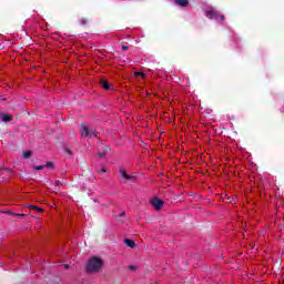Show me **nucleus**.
<instances>
[{
    "label": "nucleus",
    "mask_w": 284,
    "mask_h": 284,
    "mask_svg": "<svg viewBox=\"0 0 284 284\" xmlns=\"http://www.w3.org/2000/svg\"><path fill=\"white\" fill-rule=\"evenodd\" d=\"M104 262L99 256L91 257L85 264L87 274H99L103 270Z\"/></svg>",
    "instance_id": "obj_1"
},
{
    "label": "nucleus",
    "mask_w": 284,
    "mask_h": 284,
    "mask_svg": "<svg viewBox=\"0 0 284 284\" xmlns=\"http://www.w3.org/2000/svg\"><path fill=\"white\" fill-rule=\"evenodd\" d=\"M80 134L83 139H88L90 136V126L85 124H80Z\"/></svg>",
    "instance_id": "obj_2"
},
{
    "label": "nucleus",
    "mask_w": 284,
    "mask_h": 284,
    "mask_svg": "<svg viewBox=\"0 0 284 284\" xmlns=\"http://www.w3.org/2000/svg\"><path fill=\"white\" fill-rule=\"evenodd\" d=\"M163 200L155 197L151 201V205L155 209V210H161V207H163Z\"/></svg>",
    "instance_id": "obj_3"
},
{
    "label": "nucleus",
    "mask_w": 284,
    "mask_h": 284,
    "mask_svg": "<svg viewBox=\"0 0 284 284\" xmlns=\"http://www.w3.org/2000/svg\"><path fill=\"white\" fill-rule=\"evenodd\" d=\"M0 119L3 123H10V121L14 120V116L6 113H0Z\"/></svg>",
    "instance_id": "obj_4"
},
{
    "label": "nucleus",
    "mask_w": 284,
    "mask_h": 284,
    "mask_svg": "<svg viewBox=\"0 0 284 284\" xmlns=\"http://www.w3.org/2000/svg\"><path fill=\"white\" fill-rule=\"evenodd\" d=\"M120 174L122 176V179H125V181H134L136 178L128 174V172H125V170L120 169Z\"/></svg>",
    "instance_id": "obj_5"
},
{
    "label": "nucleus",
    "mask_w": 284,
    "mask_h": 284,
    "mask_svg": "<svg viewBox=\"0 0 284 284\" xmlns=\"http://www.w3.org/2000/svg\"><path fill=\"white\" fill-rule=\"evenodd\" d=\"M206 17L209 19H219V12L214 9H210L206 11Z\"/></svg>",
    "instance_id": "obj_6"
},
{
    "label": "nucleus",
    "mask_w": 284,
    "mask_h": 284,
    "mask_svg": "<svg viewBox=\"0 0 284 284\" xmlns=\"http://www.w3.org/2000/svg\"><path fill=\"white\" fill-rule=\"evenodd\" d=\"M124 244L128 247H131V250H134V247H136V243L134 242V240H131V239H125Z\"/></svg>",
    "instance_id": "obj_7"
},
{
    "label": "nucleus",
    "mask_w": 284,
    "mask_h": 284,
    "mask_svg": "<svg viewBox=\"0 0 284 284\" xmlns=\"http://www.w3.org/2000/svg\"><path fill=\"white\" fill-rule=\"evenodd\" d=\"M100 85H101V88H103L104 90H110V83L108 82V80H101V81H100Z\"/></svg>",
    "instance_id": "obj_8"
},
{
    "label": "nucleus",
    "mask_w": 284,
    "mask_h": 284,
    "mask_svg": "<svg viewBox=\"0 0 284 284\" xmlns=\"http://www.w3.org/2000/svg\"><path fill=\"white\" fill-rule=\"evenodd\" d=\"M179 6L181 8H187V6H190V0H179Z\"/></svg>",
    "instance_id": "obj_9"
},
{
    "label": "nucleus",
    "mask_w": 284,
    "mask_h": 284,
    "mask_svg": "<svg viewBox=\"0 0 284 284\" xmlns=\"http://www.w3.org/2000/svg\"><path fill=\"white\" fill-rule=\"evenodd\" d=\"M89 136H94V139H97L99 136V134L97 133V131L94 129H90V135Z\"/></svg>",
    "instance_id": "obj_10"
},
{
    "label": "nucleus",
    "mask_w": 284,
    "mask_h": 284,
    "mask_svg": "<svg viewBox=\"0 0 284 284\" xmlns=\"http://www.w3.org/2000/svg\"><path fill=\"white\" fill-rule=\"evenodd\" d=\"M89 136H94V139H97L99 136V134L97 133V131L94 129H90V135Z\"/></svg>",
    "instance_id": "obj_11"
},
{
    "label": "nucleus",
    "mask_w": 284,
    "mask_h": 284,
    "mask_svg": "<svg viewBox=\"0 0 284 284\" xmlns=\"http://www.w3.org/2000/svg\"><path fill=\"white\" fill-rule=\"evenodd\" d=\"M23 156H24V159H30V156H32V151L23 152Z\"/></svg>",
    "instance_id": "obj_12"
},
{
    "label": "nucleus",
    "mask_w": 284,
    "mask_h": 284,
    "mask_svg": "<svg viewBox=\"0 0 284 284\" xmlns=\"http://www.w3.org/2000/svg\"><path fill=\"white\" fill-rule=\"evenodd\" d=\"M31 210H36V212H43V209L36 206V205H30Z\"/></svg>",
    "instance_id": "obj_13"
},
{
    "label": "nucleus",
    "mask_w": 284,
    "mask_h": 284,
    "mask_svg": "<svg viewBox=\"0 0 284 284\" xmlns=\"http://www.w3.org/2000/svg\"><path fill=\"white\" fill-rule=\"evenodd\" d=\"M44 168L53 169V168H54V162H52V161L47 162V164L44 165Z\"/></svg>",
    "instance_id": "obj_14"
},
{
    "label": "nucleus",
    "mask_w": 284,
    "mask_h": 284,
    "mask_svg": "<svg viewBox=\"0 0 284 284\" xmlns=\"http://www.w3.org/2000/svg\"><path fill=\"white\" fill-rule=\"evenodd\" d=\"M88 23V18L80 19V26H85Z\"/></svg>",
    "instance_id": "obj_15"
},
{
    "label": "nucleus",
    "mask_w": 284,
    "mask_h": 284,
    "mask_svg": "<svg viewBox=\"0 0 284 284\" xmlns=\"http://www.w3.org/2000/svg\"><path fill=\"white\" fill-rule=\"evenodd\" d=\"M44 169H45V165L33 166V170H38V171H41V170H44Z\"/></svg>",
    "instance_id": "obj_16"
},
{
    "label": "nucleus",
    "mask_w": 284,
    "mask_h": 284,
    "mask_svg": "<svg viewBox=\"0 0 284 284\" xmlns=\"http://www.w3.org/2000/svg\"><path fill=\"white\" fill-rule=\"evenodd\" d=\"M102 152H104L105 154H108V152H110V146H103Z\"/></svg>",
    "instance_id": "obj_17"
},
{
    "label": "nucleus",
    "mask_w": 284,
    "mask_h": 284,
    "mask_svg": "<svg viewBox=\"0 0 284 284\" xmlns=\"http://www.w3.org/2000/svg\"><path fill=\"white\" fill-rule=\"evenodd\" d=\"M98 156L99 159H104L105 158V153L102 151V152H99L98 153Z\"/></svg>",
    "instance_id": "obj_18"
},
{
    "label": "nucleus",
    "mask_w": 284,
    "mask_h": 284,
    "mask_svg": "<svg viewBox=\"0 0 284 284\" xmlns=\"http://www.w3.org/2000/svg\"><path fill=\"white\" fill-rule=\"evenodd\" d=\"M142 77L143 79H145V73H143V72H138V73H135V77Z\"/></svg>",
    "instance_id": "obj_19"
},
{
    "label": "nucleus",
    "mask_w": 284,
    "mask_h": 284,
    "mask_svg": "<svg viewBox=\"0 0 284 284\" xmlns=\"http://www.w3.org/2000/svg\"><path fill=\"white\" fill-rule=\"evenodd\" d=\"M220 18L221 21H225V16L221 14V16H217V19Z\"/></svg>",
    "instance_id": "obj_20"
},
{
    "label": "nucleus",
    "mask_w": 284,
    "mask_h": 284,
    "mask_svg": "<svg viewBox=\"0 0 284 284\" xmlns=\"http://www.w3.org/2000/svg\"><path fill=\"white\" fill-rule=\"evenodd\" d=\"M122 50H130V47L123 44V45H122Z\"/></svg>",
    "instance_id": "obj_21"
},
{
    "label": "nucleus",
    "mask_w": 284,
    "mask_h": 284,
    "mask_svg": "<svg viewBox=\"0 0 284 284\" xmlns=\"http://www.w3.org/2000/svg\"><path fill=\"white\" fill-rule=\"evenodd\" d=\"M1 101H8V98L6 95H1Z\"/></svg>",
    "instance_id": "obj_22"
},
{
    "label": "nucleus",
    "mask_w": 284,
    "mask_h": 284,
    "mask_svg": "<svg viewBox=\"0 0 284 284\" xmlns=\"http://www.w3.org/2000/svg\"><path fill=\"white\" fill-rule=\"evenodd\" d=\"M129 270L134 271V270H136V266L130 265V266H129Z\"/></svg>",
    "instance_id": "obj_23"
},
{
    "label": "nucleus",
    "mask_w": 284,
    "mask_h": 284,
    "mask_svg": "<svg viewBox=\"0 0 284 284\" xmlns=\"http://www.w3.org/2000/svg\"><path fill=\"white\" fill-rule=\"evenodd\" d=\"M64 152H67V154H72V151H70V149H64Z\"/></svg>",
    "instance_id": "obj_24"
},
{
    "label": "nucleus",
    "mask_w": 284,
    "mask_h": 284,
    "mask_svg": "<svg viewBox=\"0 0 284 284\" xmlns=\"http://www.w3.org/2000/svg\"><path fill=\"white\" fill-rule=\"evenodd\" d=\"M13 216H24V214L14 213Z\"/></svg>",
    "instance_id": "obj_25"
},
{
    "label": "nucleus",
    "mask_w": 284,
    "mask_h": 284,
    "mask_svg": "<svg viewBox=\"0 0 284 284\" xmlns=\"http://www.w3.org/2000/svg\"><path fill=\"white\" fill-rule=\"evenodd\" d=\"M64 270H70V265H69V264H65V265H64Z\"/></svg>",
    "instance_id": "obj_26"
},
{
    "label": "nucleus",
    "mask_w": 284,
    "mask_h": 284,
    "mask_svg": "<svg viewBox=\"0 0 284 284\" xmlns=\"http://www.w3.org/2000/svg\"><path fill=\"white\" fill-rule=\"evenodd\" d=\"M7 214H10L11 216H14L13 212L8 211Z\"/></svg>",
    "instance_id": "obj_27"
},
{
    "label": "nucleus",
    "mask_w": 284,
    "mask_h": 284,
    "mask_svg": "<svg viewBox=\"0 0 284 284\" xmlns=\"http://www.w3.org/2000/svg\"><path fill=\"white\" fill-rule=\"evenodd\" d=\"M101 172H108V169L102 168V169H101Z\"/></svg>",
    "instance_id": "obj_28"
},
{
    "label": "nucleus",
    "mask_w": 284,
    "mask_h": 284,
    "mask_svg": "<svg viewBox=\"0 0 284 284\" xmlns=\"http://www.w3.org/2000/svg\"><path fill=\"white\" fill-rule=\"evenodd\" d=\"M55 185L57 186L61 185V182L60 181H55Z\"/></svg>",
    "instance_id": "obj_29"
},
{
    "label": "nucleus",
    "mask_w": 284,
    "mask_h": 284,
    "mask_svg": "<svg viewBox=\"0 0 284 284\" xmlns=\"http://www.w3.org/2000/svg\"><path fill=\"white\" fill-rule=\"evenodd\" d=\"M120 216H125V212H121V213H120Z\"/></svg>",
    "instance_id": "obj_30"
},
{
    "label": "nucleus",
    "mask_w": 284,
    "mask_h": 284,
    "mask_svg": "<svg viewBox=\"0 0 284 284\" xmlns=\"http://www.w3.org/2000/svg\"><path fill=\"white\" fill-rule=\"evenodd\" d=\"M175 3L179 4V0H175Z\"/></svg>",
    "instance_id": "obj_31"
}]
</instances>
